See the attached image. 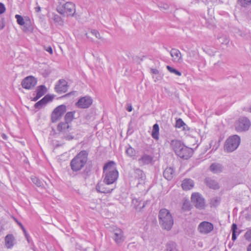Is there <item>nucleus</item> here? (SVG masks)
Segmentation results:
<instances>
[{
	"instance_id": "nucleus-1",
	"label": "nucleus",
	"mask_w": 251,
	"mask_h": 251,
	"mask_svg": "<svg viewBox=\"0 0 251 251\" xmlns=\"http://www.w3.org/2000/svg\"><path fill=\"white\" fill-rule=\"evenodd\" d=\"M104 177L103 182L106 185L114 183L118 179L119 173L115 167V163L111 161L106 163L103 168Z\"/></svg>"
},
{
	"instance_id": "nucleus-2",
	"label": "nucleus",
	"mask_w": 251,
	"mask_h": 251,
	"mask_svg": "<svg viewBox=\"0 0 251 251\" xmlns=\"http://www.w3.org/2000/svg\"><path fill=\"white\" fill-rule=\"evenodd\" d=\"M88 153L86 151H81L71 161L70 166L74 172L81 170L88 161Z\"/></svg>"
},
{
	"instance_id": "nucleus-3",
	"label": "nucleus",
	"mask_w": 251,
	"mask_h": 251,
	"mask_svg": "<svg viewBox=\"0 0 251 251\" xmlns=\"http://www.w3.org/2000/svg\"><path fill=\"white\" fill-rule=\"evenodd\" d=\"M159 223L163 229H171L174 225V219L170 211L165 208L161 209L158 214Z\"/></svg>"
},
{
	"instance_id": "nucleus-4",
	"label": "nucleus",
	"mask_w": 251,
	"mask_h": 251,
	"mask_svg": "<svg viewBox=\"0 0 251 251\" xmlns=\"http://www.w3.org/2000/svg\"><path fill=\"white\" fill-rule=\"evenodd\" d=\"M57 12L66 16H73L75 12V4L71 2L60 4L57 7Z\"/></svg>"
},
{
	"instance_id": "nucleus-5",
	"label": "nucleus",
	"mask_w": 251,
	"mask_h": 251,
	"mask_svg": "<svg viewBox=\"0 0 251 251\" xmlns=\"http://www.w3.org/2000/svg\"><path fill=\"white\" fill-rule=\"evenodd\" d=\"M240 143V138L237 135L228 138L224 145V151L227 152H231L235 151Z\"/></svg>"
},
{
	"instance_id": "nucleus-6",
	"label": "nucleus",
	"mask_w": 251,
	"mask_h": 251,
	"mask_svg": "<svg viewBox=\"0 0 251 251\" xmlns=\"http://www.w3.org/2000/svg\"><path fill=\"white\" fill-rule=\"evenodd\" d=\"M251 125V122L247 117H242L236 123L235 129L237 132L245 131L249 129Z\"/></svg>"
},
{
	"instance_id": "nucleus-7",
	"label": "nucleus",
	"mask_w": 251,
	"mask_h": 251,
	"mask_svg": "<svg viewBox=\"0 0 251 251\" xmlns=\"http://www.w3.org/2000/svg\"><path fill=\"white\" fill-rule=\"evenodd\" d=\"M111 238L114 240L115 243L118 245H121L124 242L125 237L124 235L123 230L119 228H114L111 231Z\"/></svg>"
},
{
	"instance_id": "nucleus-8",
	"label": "nucleus",
	"mask_w": 251,
	"mask_h": 251,
	"mask_svg": "<svg viewBox=\"0 0 251 251\" xmlns=\"http://www.w3.org/2000/svg\"><path fill=\"white\" fill-rule=\"evenodd\" d=\"M66 111V106L62 104L56 107L51 113V121L53 123L59 120Z\"/></svg>"
},
{
	"instance_id": "nucleus-9",
	"label": "nucleus",
	"mask_w": 251,
	"mask_h": 251,
	"mask_svg": "<svg viewBox=\"0 0 251 251\" xmlns=\"http://www.w3.org/2000/svg\"><path fill=\"white\" fill-rule=\"evenodd\" d=\"M214 229L213 225L208 222L203 221L198 226V230L203 234H207L210 233Z\"/></svg>"
},
{
	"instance_id": "nucleus-10",
	"label": "nucleus",
	"mask_w": 251,
	"mask_h": 251,
	"mask_svg": "<svg viewBox=\"0 0 251 251\" xmlns=\"http://www.w3.org/2000/svg\"><path fill=\"white\" fill-rule=\"evenodd\" d=\"M191 201L197 208H204L205 206L204 200L199 193H193L191 196Z\"/></svg>"
},
{
	"instance_id": "nucleus-11",
	"label": "nucleus",
	"mask_w": 251,
	"mask_h": 251,
	"mask_svg": "<svg viewBox=\"0 0 251 251\" xmlns=\"http://www.w3.org/2000/svg\"><path fill=\"white\" fill-rule=\"evenodd\" d=\"M37 83L36 79L32 76H28L25 77L21 82L23 88L30 90L32 89Z\"/></svg>"
},
{
	"instance_id": "nucleus-12",
	"label": "nucleus",
	"mask_w": 251,
	"mask_h": 251,
	"mask_svg": "<svg viewBox=\"0 0 251 251\" xmlns=\"http://www.w3.org/2000/svg\"><path fill=\"white\" fill-rule=\"evenodd\" d=\"M92 99L88 96L83 97L78 100L75 103V106L79 108H87L92 104Z\"/></svg>"
},
{
	"instance_id": "nucleus-13",
	"label": "nucleus",
	"mask_w": 251,
	"mask_h": 251,
	"mask_svg": "<svg viewBox=\"0 0 251 251\" xmlns=\"http://www.w3.org/2000/svg\"><path fill=\"white\" fill-rule=\"evenodd\" d=\"M177 156L181 158L187 159L192 156L193 151L192 149L188 148L184 145L181 150L178 151H177Z\"/></svg>"
},
{
	"instance_id": "nucleus-14",
	"label": "nucleus",
	"mask_w": 251,
	"mask_h": 251,
	"mask_svg": "<svg viewBox=\"0 0 251 251\" xmlns=\"http://www.w3.org/2000/svg\"><path fill=\"white\" fill-rule=\"evenodd\" d=\"M131 175L133 177L137 179L139 182L143 181L146 178L145 173L139 168L134 169Z\"/></svg>"
},
{
	"instance_id": "nucleus-15",
	"label": "nucleus",
	"mask_w": 251,
	"mask_h": 251,
	"mask_svg": "<svg viewBox=\"0 0 251 251\" xmlns=\"http://www.w3.org/2000/svg\"><path fill=\"white\" fill-rule=\"evenodd\" d=\"M138 161L141 165L153 164L154 163L153 157L146 153L144 154Z\"/></svg>"
},
{
	"instance_id": "nucleus-16",
	"label": "nucleus",
	"mask_w": 251,
	"mask_h": 251,
	"mask_svg": "<svg viewBox=\"0 0 251 251\" xmlns=\"http://www.w3.org/2000/svg\"><path fill=\"white\" fill-rule=\"evenodd\" d=\"M53 99V97L51 95H47L40 100L36 102L34 107L36 108L40 109L44 105H46L48 102L51 101Z\"/></svg>"
},
{
	"instance_id": "nucleus-17",
	"label": "nucleus",
	"mask_w": 251,
	"mask_h": 251,
	"mask_svg": "<svg viewBox=\"0 0 251 251\" xmlns=\"http://www.w3.org/2000/svg\"><path fill=\"white\" fill-rule=\"evenodd\" d=\"M132 203L136 210L141 211L147 203V201H143L140 198L138 199L134 198L132 199Z\"/></svg>"
},
{
	"instance_id": "nucleus-18",
	"label": "nucleus",
	"mask_w": 251,
	"mask_h": 251,
	"mask_svg": "<svg viewBox=\"0 0 251 251\" xmlns=\"http://www.w3.org/2000/svg\"><path fill=\"white\" fill-rule=\"evenodd\" d=\"M171 147L174 151L176 154H178L177 151H180L184 145L178 140H172L170 143Z\"/></svg>"
},
{
	"instance_id": "nucleus-19",
	"label": "nucleus",
	"mask_w": 251,
	"mask_h": 251,
	"mask_svg": "<svg viewBox=\"0 0 251 251\" xmlns=\"http://www.w3.org/2000/svg\"><path fill=\"white\" fill-rule=\"evenodd\" d=\"M174 62L180 63L182 61L181 54L180 51L176 49H172L170 52Z\"/></svg>"
},
{
	"instance_id": "nucleus-20",
	"label": "nucleus",
	"mask_w": 251,
	"mask_h": 251,
	"mask_svg": "<svg viewBox=\"0 0 251 251\" xmlns=\"http://www.w3.org/2000/svg\"><path fill=\"white\" fill-rule=\"evenodd\" d=\"M55 91L58 93H65L67 91V84L65 80H60L55 86Z\"/></svg>"
},
{
	"instance_id": "nucleus-21",
	"label": "nucleus",
	"mask_w": 251,
	"mask_h": 251,
	"mask_svg": "<svg viewBox=\"0 0 251 251\" xmlns=\"http://www.w3.org/2000/svg\"><path fill=\"white\" fill-rule=\"evenodd\" d=\"M204 183L209 188L213 189H218L220 186L217 181L210 177L206 178L204 180Z\"/></svg>"
},
{
	"instance_id": "nucleus-22",
	"label": "nucleus",
	"mask_w": 251,
	"mask_h": 251,
	"mask_svg": "<svg viewBox=\"0 0 251 251\" xmlns=\"http://www.w3.org/2000/svg\"><path fill=\"white\" fill-rule=\"evenodd\" d=\"M224 170V167L218 163H212L210 166V170L214 174L222 173Z\"/></svg>"
},
{
	"instance_id": "nucleus-23",
	"label": "nucleus",
	"mask_w": 251,
	"mask_h": 251,
	"mask_svg": "<svg viewBox=\"0 0 251 251\" xmlns=\"http://www.w3.org/2000/svg\"><path fill=\"white\" fill-rule=\"evenodd\" d=\"M106 184H99L96 186V190L98 192L101 193H110L115 188V187L109 188L107 187Z\"/></svg>"
},
{
	"instance_id": "nucleus-24",
	"label": "nucleus",
	"mask_w": 251,
	"mask_h": 251,
	"mask_svg": "<svg viewBox=\"0 0 251 251\" xmlns=\"http://www.w3.org/2000/svg\"><path fill=\"white\" fill-rule=\"evenodd\" d=\"M15 238L12 234H8L5 237V245L7 248H11L14 245Z\"/></svg>"
},
{
	"instance_id": "nucleus-25",
	"label": "nucleus",
	"mask_w": 251,
	"mask_h": 251,
	"mask_svg": "<svg viewBox=\"0 0 251 251\" xmlns=\"http://www.w3.org/2000/svg\"><path fill=\"white\" fill-rule=\"evenodd\" d=\"M194 182L191 179H185L181 184L182 188L184 190H189L194 187Z\"/></svg>"
},
{
	"instance_id": "nucleus-26",
	"label": "nucleus",
	"mask_w": 251,
	"mask_h": 251,
	"mask_svg": "<svg viewBox=\"0 0 251 251\" xmlns=\"http://www.w3.org/2000/svg\"><path fill=\"white\" fill-rule=\"evenodd\" d=\"M175 171L171 167L167 168L163 173L164 177L167 180H171L174 176Z\"/></svg>"
},
{
	"instance_id": "nucleus-27",
	"label": "nucleus",
	"mask_w": 251,
	"mask_h": 251,
	"mask_svg": "<svg viewBox=\"0 0 251 251\" xmlns=\"http://www.w3.org/2000/svg\"><path fill=\"white\" fill-rule=\"evenodd\" d=\"M69 124L65 121L64 122L60 123L57 126V129L60 132H65L69 128Z\"/></svg>"
},
{
	"instance_id": "nucleus-28",
	"label": "nucleus",
	"mask_w": 251,
	"mask_h": 251,
	"mask_svg": "<svg viewBox=\"0 0 251 251\" xmlns=\"http://www.w3.org/2000/svg\"><path fill=\"white\" fill-rule=\"evenodd\" d=\"M159 127L158 124H155L153 126L151 136L153 138L158 140L159 138Z\"/></svg>"
},
{
	"instance_id": "nucleus-29",
	"label": "nucleus",
	"mask_w": 251,
	"mask_h": 251,
	"mask_svg": "<svg viewBox=\"0 0 251 251\" xmlns=\"http://www.w3.org/2000/svg\"><path fill=\"white\" fill-rule=\"evenodd\" d=\"M176 127L177 128H182L183 130H188V126L184 123L181 119H178L176 121Z\"/></svg>"
},
{
	"instance_id": "nucleus-30",
	"label": "nucleus",
	"mask_w": 251,
	"mask_h": 251,
	"mask_svg": "<svg viewBox=\"0 0 251 251\" xmlns=\"http://www.w3.org/2000/svg\"><path fill=\"white\" fill-rule=\"evenodd\" d=\"M37 94L39 97H42L47 92V89L45 85H40L37 88Z\"/></svg>"
},
{
	"instance_id": "nucleus-31",
	"label": "nucleus",
	"mask_w": 251,
	"mask_h": 251,
	"mask_svg": "<svg viewBox=\"0 0 251 251\" xmlns=\"http://www.w3.org/2000/svg\"><path fill=\"white\" fill-rule=\"evenodd\" d=\"M75 113V111L67 112L64 117L65 121L69 124L70 123L74 118Z\"/></svg>"
},
{
	"instance_id": "nucleus-32",
	"label": "nucleus",
	"mask_w": 251,
	"mask_h": 251,
	"mask_svg": "<svg viewBox=\"0 0 251 251\" xmlns=\"http://www.w3.org/2000/svg\"><path fill=\"white\" fill-rule=\"evenodd\" d=\"M31 179L32 181V182L36 185V186L40 187H42L43 186V182L39 179L38 178H37L35 176H31Z\"/></svg>"
},
{
	"instance_id": "nucleus-33",
	"label": "nucleus",
	"mask_w": 251,
	"mask_h": 251,
	"mask_svg": "<svg viewBox=\"0 0 251 251\" xmlns=\"http://www.w3.org/2000/svg\"><path fill=\"white\" fill-rule=\"evenodd\" d=\"M166 251H177L176 245L173 242H169L166 245Z\"/></svg>"
},
{
	"instance_id": "nucleus-34",
	"label": "nucleus",
	"mask_w": 251,
	"mask_h": 251,
	"mask_svg": "<svg viewBox=\"0 0 251 251\" xmlns=\"http://www.w3.org/2000/svg\"><path fill=\"white\" fill-rule=\"evenodd\" d=\"M126 153L128 156L132 157L135 156L136 151L134 149L129 146L126 148Z\"/></svg>"
},
{
	"instance_id": "nucleus-35",
	"label": "nucleus",
	"mask_w": 251,
	"mask_h": 251,
	"mask_svg": "<svg viewBox=\"0 0 251 251\" xmlns=\"http://www.w3.org/2000/svg\"><path fill=\"white\" fill-rule=\"evenodd\" d=\"M237 2L243 7H247L251 5V0H238Z\"/></svg>"
},
{
	"instance_id": "nucleus-36",
	"label": "nucleus",
	"mask_w": 251,
	"mask_h": 251,
	"mask_svg": "<svg viewBox=\"0 0 251 251\" xmlns=\"http://www.w3.org/2000/svg\"><path fill=\"white\" fill-rule=\"evenodd\" d=\"M237 229V226L236 224L233 223L231 226V231H232V240L233 241H235L236 238V232Z\"/></svg>"
},
{
	"instance_id": "nucleus-37",
	"label": "nucleus",
	"mask_w": 251,
	"mask_h": 251,
	"mask_svg": "<svg viewBox=\"0 0 251 251\" xmlns=\"http://www.w3.org/2000/svg\"><path fill=\"white\" fill-rule=\"evenodd\" d=\"M24 29L23 30L25 32L27 31H32L33 30V26L30 24V21L29 22H26L24 25Z\"/></svg>"
},
{
	"instance_id": "nucleus-38",
	"label": "nucleus",
	"mask_w": 251,
	"mask_h": 251,
	"mask_svg": "<svg viewBox=\"0 0 251 251\" xmlns=\"http://www.w3.org/2000/svg\"><path fill=\"white\" fill-rule=\"evenodd\" d=\"M167 70L171 73L175 74V75L180 76L181 75V73L178 70L172 68L170 66H167L166 67Z\"/></svg>"
},
{
	"instance_id": "nucleus-39",
	"label": "nucleus",
	"mask_w": 251,
	"mask_h": 251,
	"mask_svg": "<svg viewBox=\"0 0 251 251\" xmlns=\"http://www.w3.org/2000/svg\"><path fill=\"white\" fill-rule=\"evenodd\" d=\"M15 18L17 20V23L20 25H24L26 23L25 22L23 18L20 15H16Z\"/></svg>"
},
{
	"instance_id": "nucleus-40",
	"label": "nucleus",
	"mask_w": 251,
	"mask_h": 251,
	"mask_svg": "<svg viewBox=\"0 0 251 251\" xmlns=\"http://www.w3.org/2000/svg\"><path fill=\"white\" fill-rule=\"evenodd\" d=\"M219 42L222 44L227 45L229 43L228 38L225 35L222 36L219 38Z\"/></svg>"
},
{
	"instance_id": "nucleus-41",
	"label": "nucleus",
	"mask_w": 251,
	"mask_h": 251,
	"mask_svg": "<svg viewBox=\"0 0 251 251\" xmlns=\"http://www.w3.org/2000/svg\"><path fill=\"white\" fill-rule=\"evenodd\" d=\"M75 138L74 136L73 135H72L71 134H67V133H64L63 134V136H62V138L63 139H65L67 141H70L73 139H74Z\"/></svg>"
},
{
	"instance_id": "nucleus-42",
	"label": "nucleus",
	"mask_w": 251,
	"mask_h": 251,
	"mask_svg": "<svg viewBox=\"0 0 251 251\" xmlns=\"http://www.w3.org/2000/svg\"><path fill=\"white\" fill-rule=\"evenodd\" d=\"M92 34L94 35L98 39H101V37L100 36V34L98 31L96 30H92L91 32Z\"/></svg>"
},
{
	"instance_id": "nucleus-43",
	"label": "nucleus",
	"mask_w": 251,
	"mask_h": 251,
	"mask_svg": "<svg viewBox=\"0 0 251 251\" xmlns=\"http://www.w3.org/2000/svg\"><path fill=\"white\" fill-rule=\"evenodd\" d=\"M214 144V145H213V147L212 148V150H216L219 147V143L218 142H217L216 141H211L210 144V148H211L212 146V144Z\"/></svg>"
},
{
	"instance_id": "nucleus-44",
	"label": "nucleus",
	"mask_w": 251,
	"mask_h": 251,
	"mask_svg": "<svg viewBox=\"0 0 251 251\" xmlns=\"http://www.w3.org/2000/svg\"><path fill=\"white\" fill-rule=\"evenodd\" d=\"M245 237L247 240L251 241V229L246 232Z\"/></svg>"
},
{
	"instance_id": "nucleus-45",
	"label": "nucleus",
	"mask_w": 251,
	"mask_h": 251,
	"mask_svg": "<svg viewBox=\"0 0 251 251\" xmlns=\"http://www.w3.org/2000/svg\"><path fill=\"white\" fill-rule=\"evenodd\" d=\"M5 10L6 8L4 5L2 3L0 2V14L3 13Z\"/></svg>"
},
{
	"instance_id": "nucleus-46",
	"label": "nucleus",
	"mask_w": 251,
	"mask_h": 251,
	"mask_svg": "<svg viewBox=\"0 0 251 251\" xmlns=\"http://www.w3.org/2000/svg\"><path fill=\"white\" fill-rule=\"evenodd\" d=\"M54 20L56 22H60L61 21V17L58 15H55L54 16Z\"/></svg>"
},
{
	"instance_id": "nucleus-47",
	"label": "nucleus",
	"mask_w": 251,
	"mask_h": 251,
	"mask_svg": "<svg viewBox=\"0 0 251 251\" xmlns=\"http://www.w3.org/2000/svg\"><path fill=\"white\" fill-rule=\"evenodd\" d=\"M45 49L46 51L49 52L50 54H52V49L51 47H48L47 48H45Z\"/></svg>"
},
{
	"instance_id": "nucleus-48",
	"label": "nucleus",
	"mask_w": 251,
	"mask_h": 251,
	"mask_svg": "<svg viewBox=\"0 0 251 251\" xmlns=\"http://www.w3.org/2000/svg\"><path fill=\"white\" fill-rule=\"evenodd\" d=\"M151 72L152 74H155V75H157L159 73V71L157 69H151Z\"/></svg>"
},
{
	"instance_id": "nucleus-49",
	"label": "nucleus",
	"mask_w": 251,
	"mask_h": 251,
	"mask_svg": "<svg viewBox=\"0 0 251 251\" xmlns=\"http://www.w3.org/2000/svg\"><path fill=\"white\" fill-rule=\"evenodd\" d=\"M243 110L246 112H249L251 113V106L249 107H244Z\"/></svg>"
},
{
	"instance_id": "nucleus-50",
	"label": "nucleus",
	"mask_w": 251,
	"mask_h": 251,
	"mask_svg": "<svg viewBox=\"0 0 251 251\" xmlns=\"http://www.w3.org/2000/svg\"><path fill=\"white\" fill-rule=\"evenodd\" d=\"M126 110L128 112H131L132 110V105L131 104H128L127 106V108H126Z\"/></svg>"
},
{
	"instance_id": "nucleus-51",
	"label": "nucleus",
	"mask_w": 251,
	"mask_h": 251,
	"mask_svg": "<svg viewBox=\"0 0 251 251\" xmlns=\"http://www.w3.org/2000/svg\"><path fill=\"white\" fill-rule=\"evenodd\" d=\"M194 55H195V52L194 51H191V52H189L188 54V56H189V57H194Z\"/></svg>"
},
{
	"instance_id": "nucleus-52",
	"label": "nucleus",
	"mask_w": 251,
	"mask_h": 251,
	"mask_svg": "<svg viewBox=\"0 0 251 251\" xmlns=\"http://www.w3.org/2000/svg\"><path fill=\"white\" fill-rule=\"evenodd\" d=\"M1 137L2 139H4V140H6L7 139V136H6V135L4 133H2L1 134Z\"/></svg>"
},
{
	"instance_id": "nucleus-53",
	"label": "nucleus",
	"mask_w": 251,
	"mask_h": 251,
	"mask_svg": "<svg viewBox=\"0 0 251 251\" xmlns=\"http://www.w3.org/2000/svg\"><path fill=\"white\" fill-rule=\"evenodd\" d=\"M40 98H41V97H39L38 95V94H36V96L33 98V100L35 101L37 100Z\"/></svg>"
},
{
	"instance_id": "nucleus-54",
	"label": "nucleus",
	"mask_w": 251,
	"mask_h": 251,
	"mask_svg": "<svg viewBox=\"0 0 251 251\" xmlns=\"http://www.w3.org/2000/svg\"><path fill=\"white\" fill-rule=\"evenodd\" d=\"M19 226H20L22 228V229H23V230L24 232H25V236H26V234L25 230V228L24 227V226H23V225H22L21 223H19Z\"/></svg>"
},
{
	"instance_id": "nucleus-55",
	"label": "nucleus",
	"mask_w": 251,
	"mask_h": 251,
	"mask_svg": "<svg viewBox=\"0 0 251 251\" xmlns=\"http://www.w3.org/2000/svg\"><path fill=\"white\" fill-rule=\"evenodd\" d=\"M40 10H41V8H40V7L38 6V7H36V8H35V11H36V12H39V11H40Z\"/></svg>"
},
{
	"instance_id": "nucleus-56",
	"label": "nucleus",
	"mask_w": 251,
	"mask_h": 251,
	"mask_svg": "<svg viewBox=\"0 0 251 251\" xmlns=\"http://www.w3.org/2000/svg\"><path fill=\"white\" fill-rule=\"evenodd\" d=\"M248 251H251V243L249 245L248 248H247Z\"/></svg>"
},
{
	"instance_id": "nucleus-57",
	"label": "nucleus",
	"mask_w": 251,
	"mask_h": 251,
	"mask_svg": "<svg viewBox=\"0 0 251 251\" xmlns=\"http://www.w3.org/2000/svg\"><path fill=\"white\" fill-rule=\"evenodd\" d=\"M188 205V202H184L183 205V208H184L185 206H187Z\"/></svg>"
},
{
	"instance_id": "nucleus-58",
	"label": "nucleus",
	"mask_w": 251,
	"mask_h": 251,
	"mask_svg": "<svg viewBox=\"0 0 251 251\" xmlns=\"http://www.w3.org/2000/svg\"><path fill=\"white\" fill-rule=\"evenodd\" d=\"M164 8L165 9H167L168 8V5H167V4L165 5H164Z\"/></svg>"
},
{
	"instance_id": "nucleus-59",
	"label": "nucleus",
	"mask_w": 251,
	"mask_h": 251,
	"mask_svg": "<svg viewBox=\"0 0 251 251\" xmlns=\"http://www.w3.org/2000/svg\"><path fill=\"white\" fill-rule=\"evenodd\" d=\"M160 78H161V77H160V76H157V77H156V79H158V80L160 79Z\"/></svg>"
},
{
	"instance_id": "nucleus-60",
	"label": "nucleus",
	"mask_w": 251,
	"mask_h": 251,
	"mask_svg": "<svg viewBox=\"0 0 251 251\" xmlns=\"http://www.w3.org/2000/svg\"><path fill=\"white\" fill-rule=\"evenodd\" d=\"M4 25H2V27H1V29H2L3 27H4Z\"/></svg>"
},
{
	"instance_id": "nucleus-61",
	"label": "nucleus",
	"mask_w": 251,
	"mask_h": 251,
	"mask_svg": "<svg viewBox=\"0 0 251 251\" xmlns=\"http://www.w3.org/2000/svg\"><path fill=\"white\" fill-rule=\"evenodd\" d=\"M1 231V227H0V232Z\"/></svg>"
}]
</instances>
